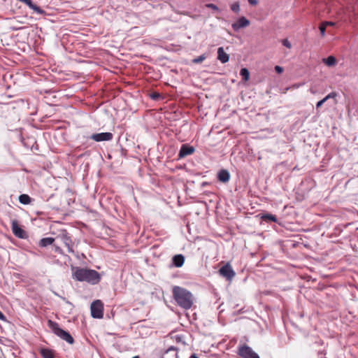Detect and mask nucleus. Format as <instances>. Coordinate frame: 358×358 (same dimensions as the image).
Masks as SVG:
<instances>
[{"mask_svg":"<svg viewBox=\"0 0 358 358\" xmlns=\"http://www.w3.org/2000/svg\"><path fill=\"white\" fill-rule=\"evenodd\" d=\"M73 277L80 282H87L91 285H96L101 280L100 274L95 270L76 267Z\"/></svg>","mask_w":358,"mask_h":358,"instance_id":"1","label":"nucleus"},{"mask_svg":"<svg viewBox=\"0 0 358 358\" xmlns=\"http://www.w3.org/2000/svg\"><path fill=\"white\" fill-rule=\"evenodd\" d=\"M173 295L177 304L180 307L185 310H188L192 308L194 297L189 291L179 286H175L173 288Z\"/></svg>","mask_w":358,"mask_h":358,"instance_id":"2","label":"nucleus"},{"mask_svg":"<svg viewBox=\"0 0 358 358\" xmlns=\"http://www.w3.org/2000/svg\"><path fill=\"white\" fill-rule=\"evenodd\" d=\"M48 324L52 332L61 339L65 341L69 344H73L74 343V339L72 336L68 331L61 329L58 323L52 320H48Z\"/></svg>","mask_w":358,"mask_h":358,"instance_id":"3","label":"nucleus"},{"mask_svg":"<svg viewBox=\"0 0 358 358\" xmlns=\"http://www.w3.org/2000/svg\"><path fill=\"white\" fill-rule=\"evenodd\" d=\"M237 353L242 358H260L258 354L246 344L238 346Z\"/></svg>","mask_w":358,"mask_h":358,"instance_id":"4","label":"nucleus"},{"mask_svg":"<svg viewBox=\"0 0 358 358\" xmlns=\"http://www.w3.org/2000/svg\"><path fill=\"white\" fill-rule=\"evenodd\" d=\"M103 305L100 300H96L91 304V315L94 318L101 319L103 316Z\"/></svg>","mask_w":358,"mask_h":358,"instance_id":"5","label":"nucleus"},{"mask_svg":"<svg viewBox=\"0 0 358 358\" xmlns=\"http://www.w3.org/2000/svg\"><path fill=\"white\" fill-rule=\"evenodd\" d=\"M219 273L221 276L225 278L227 280H231L236 275V273L229 263L226 264L220 268Z\"/></svg>","mask_w":358,"mask_h":358,"instance_id":"6","label":"nucleus"},{"mask_svg":"<svg viewBox=\"0 0 358 358\" xmlns=\"http://www.w3.org/2000/svg\"><path fill=\"white\" fill-rule=\"evenodd\" d=\"M113 138V134L110 132H102L98 134H93L90 138L96 141H111Z\"/></svg>","mask_w":358,"mask_h":358,"instance_id":"7","label":"nucleus"},{"mask_svg":"<svg viewBox=\"0 0 358 358\" xmlns=\"http://www.w3.org/2000/svg\"><path fill=\"white\" fill-rule=\"evenodd\" d=\"M194 150L195 149L193 146L188 144H182L178 153V159H182L193 154Z\"/></svg>","mask_w":358,"mask_h":358,"instance_id":"8","label":"nucleus"},{"mask_svg":"<svg viewBox=\"0 0 358 358\" xmlns=\"http://www.w3.org/2000/svg\"><path fill=\"white\" fill-rule=\"evenodd\" d=\"M60 238L62 242L64 244V245L67 248L68 252L69 253H73L74 250L73 248V241L71 238L69 236L67 233L62 234L60 236Z\"/></svg>","mask_w":358,"mask_h":358,"instance_id":"9","label":"nucleus"},{"mask_svg":"<svg viewBox=\"0 0 358 358\" xmlns=\"http://www.w3.org/2000/svg\"><path fill=\"white\" fill-rule=\"evenodd\" d=\"M250 24V21L245 17H241L236 22L233 23L231 27L235 31L240 29L245 28Z\"/></svg>","mask_w":358,"mask_h":358,"instance_id":"10","label":"nucleus"},{"mask_svg":"<svg viewBox=\"0 0 358 358\" xmlns=\"http://www.w3.org/2000/svg\"><path fill=\"white\" fill-rule=\"evenodd\" d=\"M12 231L13 234L18 238H24L25 237L24 231L18 225L16 221L12 222Z\"/></svg>","mask_w":358,"mask_h":358,"instance_id":"11","label":"nucleus"},{"mask_svg":"<svg viewBox=\"0 0 358 358\" xmlns=\"http://www.w3.org/2000/svg\"><path fill=\"white\" fill-rule=\"evenodd\" d=\"M185 262V257L181 255H176L172 257V265L176 268L182 267Z\"/></svg>","mask_w":358,"mask_h":358,"instance_id":"12","label":"nucleus"},{"mask_svg":"<svg viewBox=\"0 0 358 358\" xmlns=\"http://www.w3.org/2000/svg\"><path fill=\"white\" fill-rule=\"evenodd\" d=\"M217 179L219 181L226 183L230 180V173L227 169H221L217 173Z\"/></svg>","mask_w":358,"mask_h":358,"instance_id":"13","label":"nucleus"},{"mask_svg":"<svg viewBox=\"0 0 358 358\" xmlns=\"http://www.w3.org/2000/svg\"><path fill=\"white\" fill-rule=\"evenodd\" d=\"M217 59L222 64H225L229 60V55L224 52L223 47H220L217 49Z\"/></svg>","mask_w":358,"mask_h":358,"instance_id":"14","label":"nucleus"},{"mask_svg":"<svg viewBox=\"0 0 358 358\" xmlns=\"http://www.w3.org/2000/svg\"><path fill=\"white\" fill-rule=\"evenodd\" d=\"M162 358H179L176 348L170 347L162 356Z\"/></svg>","mask_w":358,"mask_h":358,"instance_id":"15","label":"nucleus"},{"mask_svg":"<svg viewBox=\"0 0 358 358\" xmlns=\"http://www.w3.org/2000/svg\"><path fill=\"white\" fill-rule=\"evenodd\" d=\"M40 354L43 358H55V351L49 348H41Z\"/></svg>","mask_w":358,"mask_h":358,"instance_id":"16","label":"nucleus"},{"mask_svg":"<svg viewBox=\"0 0 358 358\" xmlns=\"http://www.w3.org/2000/svg\"><path fill=\"white\" fill-rule=\"evenodd\" d=\"M54 241H55L54 238H52V237L43 238L41 239V241L39 242V245L41 247H47L48 245H52Z\"/></svg>","mask_w":358,"mask_h":358,"instance_id":"17","label":"nucleus"},{"mask_svg":"<svg viewBox=\"0 0 358 358\" xmlns=\"http://www.w3.org/2000/svg\"><path fill=\"white\" fill-rule=\"evenodd\" d=\"M31 197L27 194H23L19 196V201L22 204H24V205L29 204L31 203Z\"/></svg>","mask_w":358,"mask_h":358,"instance_id":"18","label":"nucleus"},{"mask_svg":"<svg viewBox=\"0 0 358 358\" xmlns=\"http://www.w3.org/2000/svg\"><path fill=\"white\" fill-rule=\"evenodd\" d=\"M323 62L328 66H332L336 64V60L334 56L331 55L327 58L323 59Z\"/></svg>","mask_w":358,"mask_h":358,"instance_id":"19","label":"nucleus"},{"mask_svg":"<svg viewBox=\"0 0 358 358\" xmlns=\"http://www.w3.org/2000/svg\"><path fill=\"white\" fill-rule=\"evenodd\" d=\"M240 75L241 76L244 81H248L250 78V73L248 69L242 68L240 71Z\"/></svg>","mask_w":358,"mask_h":358,"instance_id":"20","label":"nucleus"},{"mask_svg":"<svg viewBox=\"0 0 358 358\" xmlns=\"http://www.w3.org/2000/svg\"><path fill=\"white\" fill-rule=\"evenodd\" d=\"M262 218L264 221H271V222H277L276 216L274 215H272V214H269V213L263 215L262 216Z\"/></svg>","mask_w":358,"mask_h":358,"instance_id":"21","label":"nucleus"},{"mask_svg":"<svg viewBox=\"0 0 358 358\" xmlns=\"http://www.w3.org/2000/svg\"><path fill=\"white\" fill-rule=\"evenodd\" d=\"M207 56L206 54H202L201 55L194 58L192 60V62L194 64H199L201 63L203 61H204L206 59Z\"/></svg>","mask_w":358,"mask_h":358,"instance_id":"22","label":"nucleus"},{"mask_svg":"<svg viewBox=\"0 0 358 358\" xmlns=\"http://www.w3.org/2000/svg\"><path fill=\"white\" fill-rule=\"evenodd\" d=\"M231 9L233 12L238 13L240 11V5L238 2H235L231 5Z\"/></svg>","mask_w":358,"mask_h":358,"instance_id":"23","label":"nucleus"},{"mask_svg":"<svg viewBox=\"0 0 358 358\" xmlns=\"http://www.w3.org/2000/svg\"><path fill=\"white\" fill-rule=\"evenodd\" d=\"M205 6L206 8H211L212 10H213L215 11H217V12L220 11L218 7L215 4H213V3H206L205 5Z\"/></svg>","mask_w":358,"mask_h":358,"instance_id":"24","label":"nucleus"},{"mask_svg":"<svg viewBox=\"0 0 358 358\" xmlns=\"http://www.w3.org/2000/svg\"><path fill=\"white\" fill-rule=\"evenodd\" d=\"M282 45H283L284 46H285V47H286V48H292V44H291V43H290V42H289L287 38L283 39V40L282 41Z\"/></svg>","mask_w":358,"mask_h":358,"instance_id":"25","label":"nucleus"},{"mask_svg":"<svg viewBox=\"0 0 358 358\" xmlns=\"http://www.w3.org/2000/svg\"><path fill=\"white\" fill-rule=\"evenodd\" d=\"M336 96H337V94L334 92H332L329 93L328 95H327L324 98L327 101L329 99H334V98H336Z\"/></svg>","mask_w":358,"mask_h":358,"instance_id":"26","label":"nucleus"},{"mask_svg":"<svg viewBox=\"0 0 358 358\" xmlns=\"http://www.w3.org/2000/svg\"><path fill=\"white\" fill-rule=\"evenodd\" d=\"M319 29H320L321 35L322 36H324L325 35V31H326V26H325V24H320Z\"/></svg>","mask_w":358,"mask_h":358,"instance_id":"27","label":"nucleus"},{"mask_svg":"<svg viewBox=\"0 0 358 358\" xmlns=\"http://www.w3.org/2000/svg\"><path fill=\"white\" fill-rule=\"evenodd\" d=\"M326 101H327V100L325 99V98H324V99H321L320 101H319L316 103V108L318 109L319 108H320Z\"/></svg>","mask_w":358,"mask_h":358,"instance_id":"28","label":"nucleus"},{"mask_svg":"<svg viewBox=\"0 0 358 358\" xmlns=\"http://www.w3.org/2000/svg\"><path fill=\"white\" fill-rule=\"evenodd\" d=\"M275 71L278 73H281L283 72V68L280 66H275Z\"/></svg>","mask_w":358,"mask_h":358,"instance_id":"29","label":"nucleus"},{"mask_svg":"<svg viewBox=\"0 0 358 358\" xmlns=\"http://www.w3.org/2000/svg\"><path fill=\"white\" fill-rule=\"evenodd\" d=\"M160 96L159 94L158 93H154L151 94V98L154 100L157 99Z\"/></svg>","mask_w":358,"mask_h":358,"instance_id":"30","label":"nucleus"},{"mask_svg":"<svg viewBox=\"0 0 358 358\" xmlns=\"http://www.w3.org/2000/svg\"><path fill=\"white\" fill-rule=\"evenodd\" d=\"M55 252L59 254H63L62 250L59 246H55Z\"/></svg>","mask_w":358,"mask_h":358,"instance_id":"31","label":"nucleus"},{"mask_svg":"<svg viewBox=\"0 0 358 358\" xmlns=\"http://www.w3.org/2000/svg\"><path fill=\"white\" fill-rule=\"evenodd\" d=\"M250 5L256 6L258 3L257 0H248Z\"/></svg>","mask_w":358,"mask_h":358,"instance_id":"32","label":"nucleus"},{"mask_svg":"<svg viewBox=\"0 0 358 358\" xmlns=\"http://www.w3.org/2000/svg\"><path fill=\"white\" fill-rule=\"evenodd\" d=\"M322 24H324L326 27L327 25H329V26L334 25V22H323Z\"/></svg>","mask_w":358,"mask_h":358,"instance_id":"33","label":"nucleus"},{"mask_svg":"<svg viewBox=\"0 0 358 358\" xmlns=\"http://www.w3.org/2000/svg\"><path fill=\"white\" fill-rule=\"evenodd\" d=\"M0 320H6L5 315L3 314V313L1 310H0Z\"/></svg>","mask_w":358,"mask_h":358,"instance_id":"34","label":"nucleus"},{"mask_svg":"<svg viewBox=\"0 0 358 358\" xmlns=\"http://www.w3.org/2000/svg\"><path fill=\"white\" fill-rule=\"evenodd\" d=\"M189 358H199L196 354H192L190 355Z\"/></svg>","mask_w":358,"mask_h":358,"instance_id":"35","label":"nucleus"},{"mask_svg":"<svg viewBox=\"0 0 358 358\" xmlns=\"http://www.w3.org/2000/svg\"><path fill=\"white\" fill-rule=\"evenodd\" d=\"M133 358H139L138 356L134 357Z\"/></svg>","mask_w":358,"mask_h":358,"instance_id":"36","label":"nucleus"}]
</instances>
